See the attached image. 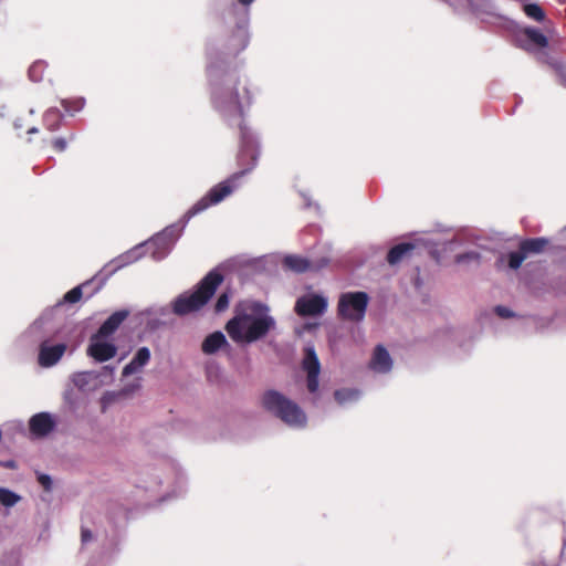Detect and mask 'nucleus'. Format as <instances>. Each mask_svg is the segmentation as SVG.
Segmentation results:
<instances>
[{
	"label": "nucleus",
	"mask_w": 566,
	"mask_h": 566,
	"mask_svg": "<svg viewBox=\"0 0 566 566\" xmlns=\"http://www.w3.org/2000/svg\"><path fill=\"white\" fill-rule=\"evenodd\" d=\"M555 70L562 83L566 86V64L558 63L555 65Z\"/></svg>",
	"instance_id": "31"
},
{
	"label": "nucleus",
	"mask_w": 566,
	"mask_h": 566,
	"mask_svg": "<svg viewBox=\"0 0 566 566\" xmlns=\"http://www.w3.org/2000/svg\"><path fill=\"white\" fill-rule=\"evenodd\" d=\"M241 4H244V6H249L250 3H252L254 0H238Z\"/></svg>",
	"instance_id": "36"
},
{
	"label": "nucleus",
	"mask_w": 566,
	"mask_h": 566,
	"mask_svg": "<svg viewBox=\"0 0 566 566\" xmlns=\"http://www.w3.org/2000/svg\"><path fill=\"white\" fill-rule=\"evenodd\" d=\"M6 467L7 468H14V462L13 461H9L6 463Z\"/></svg>",
	"instance_id": "37"
},
{
	"label": "nucleus",
	"mask_w": 566,
	"mask_h": 566,
	"mask_svg": "<svg viewBox=\"0 0 566 566\" xmlns=\"http://www.w3.org/2000/svg\"><path fill=\"white\" fill-rule=\"evenodd\" d=\"M231 108L234 113L235 124L240 134V149L238 154V165L240 171L234 172L228 179L213 186L206 196L198 200L184 216L188 221L196 214L205 211L209 207L221 202L228 197L237 187L238 180L245 174L250 172L255 166L260 155L258 143L247 127L243 118V105L240 93L235 88L231 93Z\"/></svg>",
	"instance_id": "1"
},
{
	"label": "nucleus",
	"mask_w": 566,
	"mask_h": 566,
	"mask_svg": "<svg viewBox=\"0 0 566 566\" xmlns=\"http://www.w3.org/2000/svg\"><path fill=\"white\" fill-rule=\"evenodd\" d=\"M88 283L90 282H86L83 285L75 286L72 290H70L69 292H66L63 297L64 302L71 303V304L78 302L83 295L82 287L87 285Z\"/></svg>",
	"instance_id": "25"
},
{
	"label": "nucleus",
	"mask_w": 566,
	"mask_h": 566,
	"mask_svg": "<svg viewBox=\"0 0 566 566\" xmlns=\"http://www.w3.org/2000/svg\"><path fill=\"white\" fill-rule=\"evenodd\" d=\"M495 312L499 316H501L503 318H509L514 315L511 310H509L507 307H504V306H496Z\"/></svg>",
	"instance_id": "32"
},
{
	"label": "nucleus",
	"mask_w": 566,
	"mask_h": 566,
	"mask_svg": "<svg viewBox=\"0 0 566 566\" xmlns=\"http://www.w3.org/2000/svg\"><path fill=\"white\" fill-rule=\"evenodd\" d=\"M55 427V421L48 412H40L34 415L29 421L30 431L38 437H45Z\"/></svg>",
	"instance_id": "10"
},
{
	"label": "nucleus",
	"mask_w": 566,
	"mask_h": 566,
	"mask_svg": "<svg viewBox=\"0 0 566 566\" xmlns=\"http://www.w3.org/2000/svg\"><path fill=\"white\" fill-rule=\"evenodd\" d=\"M520 41L522 42L521 46L527 51L546 48L548 45L547 38L535 28H525L521 32Z\"/></svg>",
	"instance_id": "11"
},
{
	"label": "nucleus",
	"mask_w": 566,
	"mask_h": 566,
	"mask_svg": "<svg viewBox=\"0 0 566 566\" xmlns=\"http://www.w3.org/2000/svg\"><path fill=\"white\" fill-rule=\"evenodd\" d=\"M103 338L91 337L87 354L99 363L114 358L117 354V347L112 343L102 342Z\"/></svg>",
	"instance_id": "8"
},
{
	"label": "nucleus",
	"mask_w": 566,
	"mask_h": 566,
	"mask_svg": "<svg viewBox=\"0 0 566 566\" xmlns=\"http://www.w3.org/2000/svg\"><path fill=\"white\" fill-rule=\"evenodd\" d=\"M150 360V350L147 347H140L129 364L123 369V376L127 377L135 373H138L145 365Z\"/></svg>",
	"instance_id": "14"
},
{
	"label": "nucleus",
	"mask_w": 566,
	"mask_h": 566,
	"mask_svg": "<svg viewBox=\"0 0 566 566\" xmlns=\"http://www.w3.org/2000/svg\"><path fill=\"white\" fill-rule=\"evenodd\" d=\"M392 360L388 350L382 345H377L374 349L369 368L376 373L386 374L391 370Z\"/></svg>",
	"instance_id": "13"
},
{
	"label": "nucleus",
	"mask_w": 566,
	"mask_h": 566,
	"mask_svg": "<svg viewBox=\"0 0 566 566\" xmlns=\"http://www.w3.org/2000/svg\"><path fill=\"white\" fill-rule=\"evenodd\" d=\"M244 96L242 97L248 104L251 102L250 92L247 86H243Z\"/></svg>",
	"instance_id": "34"
},
{
	"label": "nucleus",
	"mask_w": 566,
	"mask_h": 566,
	"mask_svg": "<svg viewBox=\"0 0 566 566\" xmlns=\"http://www.w3.org/2000/svg\"><path fill=\"white\" fill-rule=\"evenodd\" d=\"M283 263L287 269L296 273H304L314 269L307 259L298 255H287L285 256Z\"/></svg>",
	"instance_id": "19"
},
{
	"label": "nucleus",
	"mask_w": 566,
	"mask_h": 566,
	"mask_svg": "<svg viewBox=\"0 0 566 566\" xmlns=\"http://www.w3.org/2000/svg\"><path fill=\"white\" fill-rule=\"evenodd\" d=\"M129 312L120 310L114 312L94 334V338H106L111 336L120 326V324L128 317Z\"/></svg>",
	"instance_id": "12"
},
{
	"label": "nucleus",
	"mask_w": 566,
	"mask_h": 566,
	"mask_svg": "<svg viewBox=\"0 0 566 566\" xmlns=\"http://www.w3.org/2000/svg\"><path fill=\"white\" fill-rule=\"evenodd\" d=\"M75 104H76V106H75L74 109L75 111H80L83 107V105H84V101L83 99H78V101H76Z\"/></svg>",
	"instance_id": "35"
},
{
	"label": "nucleus",
	"mask_w": 566,
	"mask_h": 566,
	"mask_svg": "<svg viewBox=\"0 0 566 566\" xmlns=\"http://www.w3.org/2000/svg\"><path fill=\"white\" fill-rule=\"evenodd\" d=\"M355 395L354 391H350V390H336L334 396H335V399L342 403L344 402L345 400H347L348 398L353 397Z\"/></svg>",
	"instance_id": "29"
},
{
	"label": "nucleus",
	"mask_w": 566,
	"mask_h": 566,
	"mask_svg": "<svg viewBox=\"0 0 566 566\" xmlns=\"http://www.w3.org/2000/svg\"><path fill=\"white\" fill-rule=\"evenodd\" d=\"M303 369L307 374L306 385L310 392H316L318 389V376L321 371V364L317 355L312 347L305 349L303 359Z\"/></svg>",
	"instance_id": "7"
},
{
	"label": "nucleus",
	"mask_w": 566,
	"mask_h": 566,
	"mask_svg": "<svg viewBox=\"0 0 566 566\" xmlns=\"http://www.w3.org/2000/svg\"><path fill=\"white\" fill-rule=\"evenodd\" d=\"M525 259L526 255L522 251L521 247H518V251H514L509 254V266L513 270H517Z\"/></svg>",
	"instance_id": "24"
},
{
	"label": "nucleus",
	"mask_w": 566,
	"mask_h": 566,
	"mask_svg": "<svg viewBox=\"0 0 566 566\" xmlns=\"http://www.w3.org/2000/svg\"><path fill=\"white\" fill-rule=\"evenodd\" d=\"M523 11L528 18L537 22H542L545 19L544 10L536 3L525 4Z\"/></svg>",
	"instance_id": "22"
},
{
	"label": "nucleus",
	"mask_w": 566,
	"mask_h": 566,
	"mask_svg": "<svg viewBox=\"0 0 566 566\" xmlns=\"http://www.w3.org/2000/svg\"><path fill=\"white\" fill-rule=\"evenodd\" d=\"M416 245L413 243L403 242L392 247L387 253V262L390 265H396L400 263L403 259L410 255V253L415 250Z\"/></svg>",
	"instance_id": "15"
},
{
	"label": "nucleus",
	"mask_w": 566,
	"mask_h": 566,
	"mask_svg": "<svg viewBox=\"0 0 566 566\" xmlns=\"http://www.w3.org/2000/svg\"><path fill=\"white\" fill-rule=\"evenodd\" d=\"M65 350L66 345L63 343L49 345L48 342H43L40 345L39 364L42 367H51L61 359Z\"/></svg>",
	"instance_id": "9"
},
{
	"label": "nucleus",
	"mask_w": 566,
	"mask_h": 566,
	"mask_svg": "<svg viewBox=\"0 0 566 566\" xmlns=\"http://www.w3.org/2000/svg\"><path fill=\"white\" fill-rule=\"evenodd\" d=\"M20 496L8 489H0V502L4 506H13L18 503Z\"/></svg>",
	"instance_id": "23"
},
{
	"label": "nucleus",
	"mask_w": 566,
	"mask_h": 566,
	"mask_svg": "<svg viewBox=\"0 0 566 566\" xmlns=\"http://www.w3.org/2000/svg\"><path fill=\"white\" fill-rule=\"evenodd\" d=\"M75 138L74 134H71L69 140H73ZM51 145L53 149L57 153H62L67 147V139L64 137H55L51 140Z\"/></svg>",
	"instance_id": "26"
},
{
	"label": "nucleus",
	"mask_w": 566,
	"mask_h": 566,
	"mask_svg": "<svg viewBox=\"0 0 566 566\" xmlns=\"http://www.w3.org/2000/svg\"><path fill=\"white\" fill-rule=\"evenodd\" d=\"M548 245V240L546 238H532V239H525L520 243V247L526 258L530 254H537L545 250V248Z\"/></svg>",
	"instance_id": "17"
},
{
	"label": "nucleus",
	"mask_w": 566,
	"mask_h": 566,
	"mask_svg": "<svg viewBox=\"0 0 566 566\" xmlns=\"http://www.w3.org/2000/svg\"><path fill=\"white\" fill-rule=\"evenodd\" d=\"M62 105L65 107V109H66V111H69V109H70V108H69V106H67V102H66V101H63V102H62Z\"/></svg>",
	"instance_id": "38"
},
{
	"label": "nucleus",
	"mask_w": 566,
	"mask_h": 566,
	"mask_svg": "<svg viewBox=\"0 0 566 566\" xmlns=\"http://www.w3.org/2000/svg\"><path fill=\"white\" fill-rule=\"evenodd\" d=\"M93 538V534L88 528L82 527L81 530V541L82 543H87Z\"/></svg>",
	"instance_id": "33"
},
{
	"label": "nucleus",
	"mask_w": 566,
	"mask_h": 566,
	"mask_svg": "<svg viewBox=\"0 0 566 566\" xmlns=\"http://www.w3.org/2000/svg\"><path fill=\"white\" fill-rule=\"evenodd\" d=\"M48 69V63L43 60H38L31 64L28 74L32 82L39 83L44 80V73Z\"/></svg>",
	"instance_id": "21"
},
{
	"label": "nucleus",
	"mask_w": 566,
	"mask_h": 566,
	"mask_svg": "<svg viewBox=\"0 0 566 566\" xmlns=\"http://www.w3.org/2000/svg\"><path fill=\"white\" fill-rule=\"evenodd\" d=\"M227 344L226 336L221 332H214L210 335H208L202 345L201 349L205 354H213L218 349H220L223 345Z\"/></svg>",
	"instance_id": "16"
},
{
	"label": "nucleus",
	"mask_w": 566,
	"mask_h": 566,
	"mask_svg": "<svg viewBox=\"0 0 566 566\" xmlns=\"http://www.w3.org/2000/svg\"><path fill=\"white\" fill-rule=\"evenodd\" d=\"M43 126L50 130L55 132L61 127V124L63 122V114L57 108H49L43 114Z\"/></svg>",
	"instance_id": "20"
},
{
	"label": "nucleus",
	"mask_w": 566,
	"mask_h": 566,
	"mask_svg": "<svg viewBox=\"0 0 566 566\" xmlns=\"http://www.w3.org/2000/svg\"><path fill=\"white\" fill-rule=\"evenodd\" d=\"M33 109L23 111L17 118L14 119V128L18 130H25L27 134H36L39 132L38 127L32 124L31 117L33 116Z\"/></svg>",
	"instance_id": "18"
},
{
	"label": "nucleus",
	"mask_w": 566,
	"mask_h": 566,
	"mask_svg": "<svg viewBox=\"0 0 566 566\" xmlns=\"http://www.w3.org/2000/svg\"><path fill=\"white\" fill-rule=\"evenodd\" d=\"M274 325L273 317L269 315L261 317L242 315L230 319L226 325V329L232 340L237 343H252L264 337Z\"/></svg>",
	"instance_id": "3"
},
{
	"label": "nucleus",
	"mask_w": 566,
	"mask_h": 566,
	"mask_svg": "<svg viewBox=\"0 0 566 566\" xmlns=\"http://www.w3.org/2000/svg\"><path fill=\"white\" fill-rule=\"evenodd\" d=\"M230 303V296L227 292H223L219 295L216 304H214V312L216 313H222L229 307Z\"/></svg>",
	"instance_id": "27"
},
{
	"label": "nucleus",
	"mask_w": 566,
	"mask_h": 566,
	"mask_svg": "<svg viewBox=\"0 0 566 566\" xmlns=\"http://www.w3.org/2000/svg\"><path fill=\"white\" fill-rule=\"evenodd\" d=\"M262 406L287 426L304 427L306 423V415L300 406L276 390L263 394Z\"/></svg>",
	"instance_id": "4"
},
{
	"label": "nucleus",
	"mask_w": 566,
	"mask_h": 566,
	"mask_svg": "<svg viewBox=\"0 0 566 566\" xmlns=\"http://www.w3.org/2000/svg\"><path fill=\"white\" fill-rule=\"evenodd\" d=\"M327 308V301L317 294L306 295L297 298L295 303V313L302 317L317 316Z\"/></svg>",
	"instance_id": "6"
},
{
	"label": "nucleus",
	"mask_w": 566,
	"mask_h": 566,
	"mask_svg": "<svg viewBox=\"0 0 566 566\" xmlns=\"http://www.w3.org/2000/svg\"><path fill=\"white\" fill-rule=\"evenodd\" d=\"M470 261L479 262L480 261V254L478 252H475V251H470V252H467V253L458 254L455 256V262L457 263H465V262H470Z\"/></svg>",
	"instance_id": "28"
},
{
	"label": "nucleus",
	"mask_w": 566,
	"mask_h": 566,
	"mask_svg": "<svg viewBox=\"0 0 566 566\" xmlns=\"http://www.w3.org/2000/svg\"><path fill=\"white\" fill-rule=\"evenodd\" d=\"M223 282V275L212 270L197 284L192 293L180 294L172 303V312L178 316L200 311L213 296Z\"/></svg>",
	"instance_id": "2"
},
{
	"label": "nucleus",
	"mask_w": 566,
	"mask_h": 566,
	"mask_svg": "<svg viewBox=\"0 0 566 566\" xmlns=\"http://www.w3.org/2000/svg\"><path fill=\"white\" fill-rule=\"evenodd\" d=\"M38 481L43 486V489L45 491H50L51 490V488H52V480H51L50 475L44 474V473H40L38 475Z\"/></svg>",
	"instance_id": "30"
},
{
	"label": "nucleus",
	"mask_w": 566,
	"mask_h": 566,
	"mask_svg": "<svg viewBox=\"0 0 566 566\" xmlns=\"http://www.w3.org/2000/svg\"><path fill=\"white\" fill-rule=\"evenodd\" d=\"M369 297L365 292H347L339 297L337 314L350 322H360L365 317Z\"/></svg>",
	"instance_id": "5"
}]
</instances>
